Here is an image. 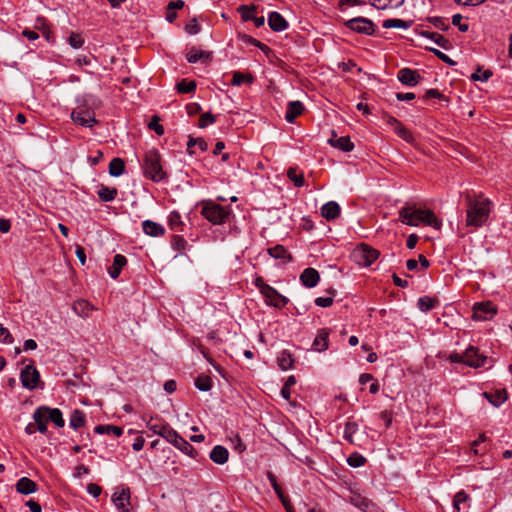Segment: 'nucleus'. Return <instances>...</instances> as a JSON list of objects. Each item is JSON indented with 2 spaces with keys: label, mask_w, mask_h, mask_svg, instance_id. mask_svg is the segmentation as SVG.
<instances>
[{
  "label": "nucleus",
  "mask_w": 512,
  "mask_h": 512,
  "mask_svg": "<svg viewBox=\"0 0 512 512\" xmlns=\"http://www.w3.org/2000/svg\"><path fill=\"white\" fill-rule=\"evenodd\" d=\"M92 309V305L86 300H78L73 304L74 312L82 317H87Z\"/></svg>",
  "instance_id": "4c0bfd02"
},
{
  "label": "nucleus",
  "mask_w": 512,
  "mask_h": 512,
  "mask_svg": "<svg viewBox=\"0 0 512 512\" xmlns=\"http://www.w3.org/2000/svg\"><path fill=\"white\" fill-rule=\"evenodd\" d=\"M348 501L362 512H369L370 508L373 506L368 498L354 490L350 491Z\"/></svg>",
  "instance_id": "4468645a"
},
{
  "label": "nucleus",
  "mask_w": 512,
  "mask_h": 512,
  "mask_svg": "<svg viewBox=\"0 0 512 512\" xmlns=\"http://www.w3.org/2000/svg\"><path fill=\"white\" fill-rule=\"evenodd\" d=\"M148 127L151 130H154L157 135H163L164 134V128L162 125L159 124V118L157 116H154L152 120L149 122Z\"/></svg>",
  "instance_id": "680f3d73"
},
{
  "label": "nucleus",
  "mask_w": 512,
  "mask_h": 512,
  "mask_svg": "<svg viewBox=\"0 0 512 512\" xmlns=\"http://www.w3.org/2000/svg\"><path fill=\"white\" fill-rule=\"evenodd\" d=\"M43 411L48 418L49 421L53 422L57 427L61 428L65 425V421L63 419L62 412L58 408H50L47 406H42Z\"/></svg>",
  "instance_id": "393cba45"
},
{
  "label": "nucleus",
  "mask_w": 512,
  "mask_h": 512,
  "mask_svg": "<svg viewBox=\"0 0 512 512\" xmlns=\"http://www.w3.org/2000/svg\"><path fill=\"white\" fill-rule=\"evenodd\" d=\"M328 337L329 330L326 328L320 329L313 342L314 350L318 352L325 351L328 348Z\"/></svg>",
  "instance_id": "a878e982"
},
{
  "label": "nucleus",
  "mask_w": 512,
  "mask_h": 512,
  "mask_svg": "<svg viewBox=\"0 0 512 512\" xmlns=\"http://www.w3.org/2000/svg\"><path fill=\"white\" fill-rule=\"evenodd\" d=\"M269 27L275 32L284 31L288 27V22L278 12L273 11L268 16Z\"/></svg>",
  "instance_id": "dca6fc26"
},
{
  "label": "nucleus",
  "mask_w": 512,
  "mask_h": 512,
  "mask_svg": "<svg viewBox=\"0 0 512 512\" xmlns=\"http://www.w3.org/2000/svg\"><path fill=\"white\" fill-rule=\"evenodd\" d=\"M345 26L359 34L372 35L375 32V24L373 21L364 17H356L347 20Z\"/></svg>",
  "instance_id": "1a4fd4ad"
},
{
  "label": "nucleus",
  "mask_w": 512,
  "mask_h": 512,
  "mask_svg": "<svg viewBox=\"0 0 512 512\" xmlns=\"http://www.w3.org/2000/svg\"><path fill=\"white\" fill-rule=\"evenodd\" d=\"M469 500V496L464 492L460 491L456 493L453 500V507L456 511L461 510V505L467 503Z\"/></svg>",
  "instance_id": "864d4df0"
},
{
  "label": "nucleus",
  "mask_w": 512,
  "mask_h": 512,
  "mask_svg": "<svg viewBox=\"0 0 512 512\" xmlns=\"http://www.w3.org/2000/svg\"><path fill=\"white\" fill-rule=\"evenodd\" d=\"M118 194V190L115 187H108L105 185H101L98 190V197L103 202L113 201Z\"/></svg>",
  "instance_id": "473e14b6"
},
{
  "label": "nucleus",
  "mask_w": 512,
  "mask_h": 512,
  "mask_svg": "<svg viewBox=\"0 0 512 512\" xmlns=\"http://www.w3.org/2000/svg\"><path fill=\"white\" fill-rule=\"evenodd\" d=\"M461 20H462V15L461 14H455L453 15L452 17V24L454 26H457L458 29L461 31V32H466L468 31L469 29V25L466 24V23H461Z\"/></svg>",
  "instance_id": "0e129e2a"
},
{
  "label": "nucleus",
  "mask_w": 512,
  "mask_h": 512,
  "mask_svg": "<svg viewBox=\"0 0 512 512\" xmlns=\"http://www.w3.org/2000/svg\"><path fill=\"white\" fill-rule=\"evenodd\" d=\"M125 171V162L121 158H113L109 163V174L113 177H119Z\"/></svg>",
  "instance_id": "72a5a7b5"
},
{
  "label": "nucleus",
  "mask_w": 512,
  "mask_h": 512,
  "mask_svg": "<svg viewBox=\"0 0 512 512\" xmlns=\"http://www.w3.org/2000/svg\"><path fill=\"white\" fill-rule=\"evenodd\" d=\"M68 42L71 45V47L79 49L83 46L84 39L80 34L72 32L68 37Z\"/></svg>",
  "instance_id": "6e6d98bb"
},
{
  "label": "nucleus",
  "mask_w": 512,
  "mask_h": 512,
  "mask_svg": "<svg viewBox=\"0 0 512 512\" xmlns=\"http://www.w3.org/2000/svg\"><path fill=\"white\" fill-rule=\"evenodd\" d=\"M71 119L74 123L89 128L97 123L94 111L81 106L72 110Z\"/></svg>",
  "instance_id": "6e6552de"
},
{
  "label": "nucleus",
  "mask_w": 512,
  "mask_h": 512,
  "mask_svg": "<svg viewBox=\"0 0 512 512\" xmlns=\"http://www.w3.org/2000/svg\"><path fill=\"white\" fill-rule=\"evenodd\" d=\"M214 122H215V117L210 112H207V113H204L201 115V117L199 119L198 126L200 128H205L209 124H213Z\"/></svg>",
  "instance_id": "052dcab7"
},
{
  "label": "nucleus",
  "mask_w": 512,
  "mask_h": 512,
  "mask_svg": "<svg viewBox=\"0 0 512 512\" xmlns=\"http://www.w3.org/2000/svg\"><path fill=\"white\" fill-rule=\"evenodd\" d=\"M365 462H366V458L359 453H352L347 458V463L351 467H355V468L363 466L365 464Z\"/></svg>",
  "instance_id": "3c124183"
},
{
  "label": "nucleus",
  "mask_w": 512,
  "mask_h": 512,
  "mask_svg": "<svg viewBox=\"0 0 512 512\" xmlns=\"http://www.w3.org/2000/svg\"><path fill=\"white\" fill-rule=\"evenodd\" d=\"M304 106L300 101H291L288 103L285 119L289 123H293L294 120L302 114Z\"/></svg>",
  "instance_id": "4be33fe9"
},
{
  "label": "nucleus",
  "mask_w": 512,
  "mask_h": 512,
  "mask_svg": "<svg viewBox=\"0 0 512 512\" xmlns=\"http://www.w3.org/2000/svg\"><path fill=\"white\" fill-rule=\"evenodd\" d=\"M130 499V489L125 486L117 487L112 495V502L119 512H134Z\"/></svg>",
  "instance_id": "0eeeda50"
},
{
  "label": "nucleus",
  "mask_w": 512,
  "mask_h": 512,
  "mask_svg": "<svg viewBox=\"0 0 512 512\" xmlns=\"http://www.w3.org/2000/svg\"><path fill=\"white\" fill-rule=\"evenodd\" d=\"M267 252L271 257L275 259H281L284 263H289L292 261V255L283 245L278 244L274 247H270L268 248Z\"/></svg>",
  "instance_id": "b1692460"
},
{
  "label": "nucleus",
  "mask_w": 512,
  "mask_h": 512,
  "mask_svg": "<svg viewBox=\"0 0 512 512\" xmlns=\"http://www.w3.org/2000/svg\"><path fill=\"white\" fill-rule=\"evenodd\" d=\"M245 41L249 44H252L256 47H258L259 49H261L263 52H269L270 51V48L266 45V44H263L261 42H259L258 40L254 39L253 37L251 36H245Z\"/></svg>",
  "instance_id": "338daca9"
},
{
  "label": "nucleus",
  "mask_w": 512,
  "mask_h": 512,
  "mask_svg": "<svg viewBox=\"0 0 512 512\" xmlns=\"http://www.w3.org/2000/svg\"><path fill=\"white\" fill-rule=\"evenodd\" d=\"M397 79L406 86H415L420 82L421 76L416 70L402 68L397 73Z\"/></svg>",
  "instance_id": "ddd939ff"
},
{
  "label": "nucleus",
  "mask_w": 512,
  "mask_h": 512,
  "mask_svg": "<svg viewBox=\"0 0 512 512\" xmlns=\"http://www.w3.org/2000/svg\"><path fill=\"white\" fill-rule=\"evenodd\" d=\"M171 245L173 249L182 252L187 246V241L182 236L174 235L171 241Z\"/></svg>",
  "instance_id": "5fc2aeb1"
},
{
  "label": "nucleus",
  "mask_w": 512,
  "mask_h": 512,
  "mask_svg": "<svg viewBox=\"0 0 512 512\" xmlns=\"http://www.w3.org/2000/svg\"><path fill=\"white\" fill-rule=\"evenodd\" d=\"M179 93H190L196 89L195 81H186L185 79L179 82L176 86Z\"/></svg>",
  "instance_id": "603ef678"
},
{
  "label": "nucleus",
  "mask_w": 512,
  "mask_h": 512,
  "mask_svg": "<svg viewBox=\"0 0 512 512\" xmlns=\"http://www.w3.org/2000/svg\"><path fill=\"white\" fill-rule=\"evenodd\" d=\"M485 397L489 400L491 404L494 406H499L504 403L507 399L506 390H497L494 393H484Z\"/></svg>",
  "instance_id": "f704fd0d"
},
{
  "label": "nucleus",
  "mask_w": 512,
  "mask_h": 512,
  "mask_svg": "<svg viewBox=\"0 0 512 512\" xmlns=\"http://www.w3.org/2000/svg\"><path fill=\"white\" fill-rule=\"evenodd\" d=\"M421 35L423 37L431 39L435 44L440 46L441 48L448 50L451 48V43L448 39H446L443 35L437 33V32H430V31H422Z\"/></svg>",
  "instance_id": "c756f323"
},
{
  "label": "nucleus",
  "mask_w": 512,
  "mask_h": 512,
  "mask_svg": "<svg viewBox=\"0 0 512 512\" xmlns=\"http://www.w3.org/2000/svg\"><path fill=\"white\" fill-rule=\"evenodd\" d=\"M399 218L402 223L408 226H419L425 224L437 230L441 228V221L430 209H420L416 206H405L399 211Z\"/></svg>",
  "instance_id": "f03ea898"
},
{
  "label": "nucleus",
  "mask_w": 512,
  "mask_h": 512,
  "mask_svg": "<svg viewBox=\"0 0 512 512\" xmlns=\"http://www.w3.org/2000/svg\"><path fill=\"white\" fill-rule=\"evenodd\" d=\"M464 364L473 367H488L492 366V360L479 352V349L474 346H469L464 352Z\"/></svg>",
  "instance_id": "423d86ee"
},
{
  "label": "nucleus",
  "mask_w": 512,
  "mask_h": 512,
  "mask_svg": "<svg viewBox=\"0 0 512 512\" xmlns=\"http://www.w3.org/2000/svg\"><path fill=\"white\" fill-rule=\"evenodd\" d=\"M127 259L125 256L121 254H116L114 256L113 264L108 269V273L113 279H117L121 273L122 268L126 265Z\"/></svg>",
  "instance_id": "bb28decb"
},
{
  "label": "nucleus",
  "mask_w": 512,
  "mask_h": 512,
  "mask_svg": "<svg viewBox=\"0 0 512 512\" xmlns=\"http://www.w3.org/2000/svg\"><path fill=\"white\" fill-rule=\"evenodd\" d=\"M193 146H198V148L201 151H206L208 148V144L206 143V141L204 139H202V138L195 139V138L190 137L189 141L187 143V149H188L189 154H195V152L192 150Z\"/></svg>",
  "instance_id": "c03bdc74"
},
{
  "label": "nucleus",
  "mask_w": 512,
  "mask_h": 512,
  "mask_svg": "<svg viewBox=\"0 0 512 512\" xmlns=\"http://www.w3.org/2000/svg\"><path fill=\"white\" fill-rule=\"evenodd\" d=\"M209 457L214 463L223 465L228 461L229 452L224 446L216 445L210 452Z\"/></svg>",
  "instance_id": "412c9836"
},
{
  "label": "nucleus",
  "mask_w": 512,
  "mask_h": 512,
  "mask_svg": "<svg viewBox=\"0 0 512 512\" xmlns=\"http://www.w3.org/2000/svg\"><path fill=\"white\" fill-rule=\"evenodd\" d=\"M358 431V424L355 421L348 420L345 424L344 438L350 443H354L353 435Z\"/></svg>",
  "instance_id": "37998d69"
},
{
  "label": "nucleus",
  "mask_w": 512,
  "mask_h": 512,
  "mask_svg": "<svg viewBox=\"0 0 512 512\" xmlns=\"http://www.w3.org/2000/svg\"><path fill=\"white\" fill-rule=\"evenodd\" d=\"M173 445L177 449L182 451L184 454L190 456L191 458H196V456L198 454L196 449L189 442H187L184 438H182L180 435Z\"/></svg>",
  "instance_id": "7c9ffc66"
},
{
  "label": "nucleus",
  "mask_w": 512,
  "mask_h": 512,
  "mask_svg": "<svg viewBox=\"0 0 512 512\" xmlns=\"http://www.w3.org/2000/svg\"><path fill=\"white\" fill-rule=\"evenodd\" d=\"M378 10H392L403 5L405 0H369Z\"/></svg>",
  "instance_id": "c85d7f7f"
},
{
  "label": "nucleus",
  "mask_w": 512,
  "mask_h": 512,
  "mask_svg": "<svg viewBox=\"0 0 512 512\" xmlns=\"http://www.w3.org/2000/svg\"><path fill=\"white\" fill-rule=\"evenodd\" d=\"M496 314V309L491 302L476 303L473 307V319L484 321L492 318Z\"/></svg>",
  "instance_id": "9b49d317"
},
{
  "label": "nucleus",
  "mask_w": 512,
  "mask_h": 512,
  "mask_svg": "<svg viewBox=\"0 0 512 512\" xmlns=\"http://www.w3.org/2000/svg\"><path fill=\"white\" fill-rule=\"evenodd\" d=\"M278 365L282 370H288L293 366V358L290 352L284 350L277 357Z\"/></svg>",
  "instance_id": "58836bf2"
},
{
  "label": "nucleus",
  "mask_w": 512,
  "mask_h": 512,
  "mask_svg": "<svg viewBox=\"0 0 512 512\" xmlns=\"http://www.w3.org/2000/svg\"><path fill=\"white\" fill-rule=\"evenodd\" d=\"M142 228L145 234L152 237H159L165 233V229L162 225L151 220H145L142 223Z\"/></svg>",
  "instance_id": "5701e85b"
},
{
  "label": "nucleus",
  "mask_w": 512,
  "mask_h": 512,
  "mask_svg": "<svg viewBox=\"0 0 512 512\" xmlns=\"http://www.w3.org/2000/svg\"><path fill=\"white\" fill-rule=\"evenodd\" d=\"M437 304V301L429 296L420 297L417 301V306L422 312L432 310Z\"/></svg>",
  "instance_id": "a19ab883"
},
{
  "label": "nucleus",
  "mask_w": 512,
  "mask_h": 512,
  "mask_svg": "<svg viewBox=\"0 0 512 512\" xmlns=\"http://www.w3.org/2000/svg\"><path fill=\"white\" fill-rule=\"evenodd\" d=\"M195 386L200 391H209L212 388V379L210 376L200 375L195 379Z\"/></svg>",
  "instance_id": "79ce46f5"
},
{
  "label": "nucleus",
  "mask_w": 512,
  "mask_h": 512,
  "mask_svg": "<svg viewBox=\"0 0 512 512\" xmlns=\"http://www.w3.org/2000/svg\"><path fill=\"white\" fill-rule=\"evenodd\" d=\"M201 214L214 225L222 224L229 216V211L220 204L207 201L203 202Z\"/></svg>",
  "instance_id": "20e7f679"
},
{
  "label": "nucleus",
  "mask_w": 512,
  "mask_h": 512,
  "mask_svg": "<svg viewBox=\"0 0 512 512\" xmlns=\"http://www.w3.org/2000/svg\"><path fill=\"white\" fill-rule=\"evenodd\" d=\"M37 490V484L28 477L20 478L16 483V491L23 495H29Z\"/></svg>",
  "instance_id": "6ab92c4d"
},
{
  "label": "nucleus",
  "mask_w": 512,
  "mask_h": 512,
  "mask_svg": "<svg viewBox=\"0 0 512 512\" xmlns=\"http://www.w3.org/2000/svg\"><path fill=\"white\" fill-rule=\"evenodd\" d=\"M0 341H2L4 343H9V344L13 342V337L10 334L9 330L7 328H5L1 323H0Z\"/></svg>",
  "instance_id": "69168bd1"
},
{
  "label": "nucleus",
  "mask_w": 512,
  "mask_h": 512,
  "mask_svg": "<svg viewBox=\"0 0 512 512\" xmlns=\"http://www.w3.org/2000/svg\"><path fill=\"white\" fill-rule=\"evenodd\" d=\"M85 413L82 410L76 409L70 415L69 425L73 429H78L85 424Z\"/></svg>",
  "instance_id": "c9c22d12"
},
{
  "label": "nucleus",
  "mask_w": 512,
  "mask_h": 512,
  "mask_svg": "<svg viewBox=\"0 0 512 512\" xmlns=\"http://www.w3.org/2000/svg\"><path fill=\"white\" fill-rule=\"evenodd\" d=\"M256 10L255 6L241 5L238 7L237 11L240 13L243 21H251L253 19V14Z\"/></svg>",
  "instance_id": "8fccbe9b"
},
{
  "label": "nucleus",
  "mask_w": 512,
  "mask_h": 512,
  "mask_svg": "<svg viewBox=\"0 0 512 512\" xmlns=\"http://www.w3.org/2000/svg\"><path fill=\"white\" fill-rule=\"evenodd\" d=\"M300 280L302 284L308 288L315 287L319 280L320 275L318 271L314 268H306L300 275Z\"/></svg>",
  "instance_id": "f3484780"
},
{
  "label": "nucleus",
  "mask_w": 512,
  "mask_h": 512,
  "mask_svg": "<svg viewBox=\"0 0 512 512\" xmlns=\"http://www.w3.org/2000/svg\"><path fill=\"white\" fill-rule=\"evenodd\" d=\"M186 33L190 35L197 34L200 31V26L197 23L196 19H192L186 26H185Z\"/></svg>",
  "instance_id": "774afa93"
},
{
  "label": "nucleus",
  "mask_w": 512,
  "mask_h": 512,
  "mask_svg": "<svg viewBox=\"0 0 512 512\" xmlns=\"http://www.w3.org/2000/svg\"><path fill=\"white\" fill-rule=\"evenodd\" d=\"M33 419H34V422L36 424V427H37V430L42 433V434H45L47 432V423H48V418L46 417L44 411H43V407L40 406L38 407L34 413H33Z\"/></svg>",
  "instance_id": "cd10ccee"
},
{
  "label": "nucleus",
  "mask_w": 512,
  "mask_h": 512,
  "mask_svg": "<svg viewBox=\"0 0 512 512\" xmlns=\"http://www.w3.org/2000/svg\"><path fill=\"white\" fill-rule=\"evenodd\" d=\"M328 142L344 152H350L354 148V144L351 142L348 136L339 137L337 139H329Z\"/></svg>",
  "instance_id": "2f4dec72"
},
{
  "label": "nucleus",
  "mask_w": 512,
  "mask_h": 512,
  "mask_svg": "<svg viewBox=\"0 0 512 512\" xmlns=\"http://www.w3.org/2000/svg\"><path fill=\"white\" fill-rule=\"evenodd\" d=\"M341 212L339 204L335 201L325 203L321 208V215L328 221L336 219Z\"/></svg>",
  "instance_id": "a211bd4d"
},
{
  "label": "nucleus",
  "mask_w": 512,
  "mask_h": 512,
  "mask_svg": "<svg viewBox=\"0 0 512 512\" xmlns=\"http://www.w3.org/2000/svg\"><path fill=\"white\" fill-rule=\"evenodd\" d=\"M168 222L172 229L177 228L182 223L180 214L176 211H172L169 214Z\"/></svg>",
  "instance_id": "e2e57ef3"
},
{
  "label": "nucleus",
  "mask_w": 512,
  "mask_h": 512,
  "mask_svg": "<svg viewBox=\"0 0 512 512\" xmlns=\"http://www.w3.org/2000/svg\"><path fill=\"white\" fill-rule=\"evenodd\" d=\"M142 168L144 175L154 182H160L165 178V172L161 165V156L155 149L148 150L145 153Z\"/></svg>",
  "instance_id": "7ed1b4c3"
},
{
  "label": "nucleus",
  "mask_w": 512,
  "mask_h": 512,
  "mask_svg": "<svg viewBox=\"0 0 512 512\" xmlns=\"http://www.w3.org/2000/svg\"><path fill=\"white\" fill-rule=\"evenodd\" d=\"M411 25H412V21H405V20L397 19V18L386 19L383 21V24H382V26L386 29H390V28L408 29L411 27Z\"/></svg>",
  "instance_id": "e433bc0d"
},
{
  "label": "nucleus",
  "mask_w": 512,
  "mask_h": 512,
  "mask_svg": "<svg viewBox=\"0 0 512 512\" xmlns=\"http://www.w3.org/2000/svg\"><path fill=\"white\" fill-rule=\"evenodd\" d=\"M429 22L442 31H447L449 29V25L444 18L430 17Z\"/></svg>",
  "instance_id": "4d7b16f0"
},
{
  "label": "nucleus",
  "mask_w": 512,
  "mask_h": 512,
  "mask_svg": "<svg viewBox=\"0 0 512 512\" xmlns=\"http://www.w3.org/2000/svg\"><path fill=\"white\" fill-rule=\"evenodd\" d=\"M465 199L467 205L466 225L474 228L483 226L489 218L492 202L482 195L473 197L467 194Z\"/></svg>",
  "instance_id": "f257e3e1"
},
{
  "label": "nucleus",
  "mask_w": 512,
  "mask_h": 512,
  "mask_svg": "<svg viewBox=\"0 0 512 512\" xmlns=\"http://www.w3.org/2000/svg\"><path fill=\"white\" fill-rule=\"evenodd\" d=\"M21 384L28 390H33L38 387L40 382V374L34 365H27L22 369L20 374Z\"/></svg>",
  "instance_id": "9d476101"
},
{
  "label": "nucleus",
  "mask_w": 512,
  "mask_h": 512,
  "mask_svg": "<svg viewBox=\"0 0 512 512\" xmlns=\"http://www.w3.org/2000/svg\"><path fill=\"white\" fill-rule=\"evenodd\" d=\"M262 295L265 297L266 303L268 305L281 308L284 307L288 303V299L281 295L275 288L269 286V288H264Z\"/></svg>",
  "instance_id": "f8f14e48"
},
{
  "label": "nucleus",
  "mask_w": 512,
  "mask_h": 512,
  "mask_svg": "<svg viewBox=\"0 0 512 512\" xmlns=\"http://www.w3.org/2000/svg\"><path fill=\"white\" fill-rule=\"evenodd\" d=\"M267 478L270 481L275 493L277 494L278 498L280 499L281 503L283 504L285 510H290L292 507V504L290 503V500L288 497L284 495V492L280 485L277 482L276 476L271 471L267 472Z\"/></svg>",
  "instance_id": "2eb2a0df"
},
{
  "label": "nucleus",
  "mask_w": 512,
  "mask_h": 512,
  "mask_svg": "<svg viewBox=\"0 0 512 512\" xmlns=\"http://www.w3.org/2000/svg\"><path fill=\"white\" fill-rule=\"evenodd\" d=\"M288 178L294 183L296 187H302L305 184L304 175L302 172L298 173L297 168L290 167L287 171Z\"/></svg>",
  "instance_id": "ea45409f"
},
{
  "label": "nucleus",
  "mask_w": 512,
  "mask_h": 512,
  "mask_svg": "<svg viewBox=\"0 0 512 512\" xmlns=\"http://www.w3.org/2000/svg\"><path fill=\"white\" fill-rule=\"evenodd\" d=\"M394 132L407 143L414 142L412 132L409 129H407L403 124H401V126H398V128Z\"/></svg>",
  "instance_id": "09e8293b"
},
{
  "label": "nucleus",
  "mask_w": 512,
  "mask_h": 512,
  "mask_svg": "<svg viewBox=\"0 0 512 512\" xmlns=\"http://www.w3.org/2000/svg\"><path fill=\"white\" fill-rule=\"evenodd\" d=\"M243 82L252 83L253 82V76L251 74H243L241 72H235L233 74L232 78V85L239 86Z\"/></svg>",
  "instance_id": "49530a36"
},
{
  "label": "nucleus",
  "mask_w": 512,
  "mask_h": 512,
  "mask_svg": "<svg viewBox=\"0 0 512 512\" xmlns=\"http://www.w3.org/2000/svg\"><path fill=\"white\" fill-rule=\"evenodd\" d=\"M379 257V252L372 247L361 244L352 252V258L355 263L361 266H370Z\"/></svg>",
  "instance_id": "39448f33"
},
{
  "label": "nucleus",
  "mask_w": 512,
  "mask_h": 512,
  "mask_svg": "<svg viewBox=\"0 0 512 512\" xmlns=\"http://www.w3.org/2000/svg\"><path fill=\"white\" fill-rule=\"evenodd\" d=\"M212 58L211 52H206L192 47L186 54V59L189 63H196L197 61L208 62Z\"/></svg>",
  "instance_id": "aec40b11"
},
{
  "label": "nucleus",
  "mask_w": 512,
  "mask_h": 512,
  "mask_svg": "<svg viewBox=\"0 0 512 512\" xmlns=\"http://www.w3.org/2000/svg\"><path fill=\"white\" fill-rule=\"evenodd\" d=\"M427 49L429 51H431L435 56H437L440 60L447 63L448 65H451V66L455 65V61H453L448 55L441 52L440 50L431 48V47H427Z\"/></svg>",
  "instance_id": "bf43d9fd"
},
{
  "label": "nucleus",
  "mask_w": 512,
  "mask_h": 512,
  "mask_svg": "<svg viewBox=\"0 0 512 512\" xmlns=\"http://www.w3.org/2000/svg\"><path fill=\"white\" fill-rule=\"evenodd\" d=\"M166 425H167V423H165L161 420H158V419L154 420L153 418H151L147 422L148 429L157 435L161 434V432L163 431V429L165 428Z\"/></svg>",
  "instance_id": "de8ad7c7"
},
{
  "label": "nucleus",
  "mask_w": 512,
  "mask_h": 512,
  "mask_svg": "<svg viewBox=\"0 0 512 512\" xmlns=\"http://www.w3.org/2000/svg\"><path fill=\"white\" fill-rule=\"evenodd\" d=\"M160 436L173 445L178 439L179 434L177 431L171 428L169 424H167L161 432Z\"/></svg>",
  "instance_id": "a18cd8bd"
},
{
  "label": "nucleus",
  "mask_w": 512,
  "mask_h": 512,
  "mask_svg": "<svg viewBox=\"0 0 512 512\" xmlns=\"http://www.w3.org/2000/svg\"><path fill=\"white\" fill-rule=\"evenodd\" d=\"M492 76V72L490 70L481 71L480 68L477 69L476 73H473L471 78L475 81H487Z\"/></svg>",
  "instance_id": "13d9d810"
}]
</instances>
